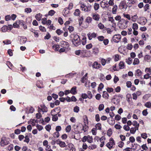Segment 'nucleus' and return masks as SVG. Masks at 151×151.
Returning a JSON list of instances; mask_svg holds the SVG:
<instances>
[{"label":"nucleus","instance_id":"1","mask_svg":"<svg viewBox=\"0 0 151 151\" xmlns=\"http://www.w3.org/2000/svg\"><path fill=\"white\" fill-rule=\"evenodd\" d=\"M72 42L74 45L77 46L81 44V40L79 36L77 35H75L73 39L72 40Z\"/></svg>","mask_w":151,"mask_h":151},{"label":"nucleus","instance_id":"2","mask_svg":"<svg viewBox=\"0 0 151 151\" xmlns=\"http://www.w3.org/2000/svg\"><path fill=\"white\" fill-rule=\"evenodd\" d=\"M80 7L82 9V10L85 12H89L91 11V6L88 5L87 6H86L82 2L79 3Z\"/></svg>","mask_w":151,"mask_h":151},{"label":"nucleus","instance_id":"3","mask_svg":"<svg viewBox=\"0 0 151 151\" xmlns=\"http://www.w3.org/2000/svg\"><path fill=\"white\" fill-rule=\"evenodd\" d=\"M9 143V141L5 137H3L2 138L0 142V144L1 146L3 147L4 146L7 145Z\"/></svg>","mask_w":151,"mask_h":151},{"label":"nucleus","instance_id":"4","mask_svg":"<svg viewBox=\"0 0 151 151\" xmlns=\"http://www.w3.org/2000/svg\"><path fill=\"white\" fill-rule=\"evenodd\" d=\"M147 22V20L145 18L142 17L138 18V22L142 25H144Z\"/></svg>","mask_w":151,"mask_h":151},{"label":"nucleus","instance_id":"5","mask_svg":"<svg viewBox=\"0 0 151 151\" xmlns=\"http://www.w3.org/2000/svg\"><path fill=\"white\" fill-rule=\"evenodd\" d=\"M121 38V35H115L113 37V40L115 42L118 43Z\"/></svg>","mask_w":151,"mask_h":151},{"label":"nucleus","instance_id":"6","mask_svg":"<svg viewBox=\"0 0 151 151\" xmlns=\"http://www.w3.org/2000/svg\"><path fill=\"white\" fill-rule=\"evenodd\" d=\"M92 17L93 19L97 21L99 20L100 18V15L99 14L95 13L93 14Z\"/></svg>","mask_w":151,"mask_h":151},{"label":"nucleus","instance_id":"7","mask_svg":"<svg viewBox=\"0 0 151 151\" xmlns=\"http://www.w3.org/2000/svg\"><path fill=\"white\" fill-rule=\"evenodd\" d=\"M119 6L124 10H126L127 7L126 3L124 2H122L120 3Z\"/></svg>","mask_w":151,"mask_h":151},{"label":"nucleus","instance_id":"8","mask_svg":"<svg viewBox=\"0 0 151 151\" xmlns=\"http://www.w3.org/2000/svg\"><path fill=\"white\" fill-rule=\"evenodd\" d=\"M92 66L93 68L96 69L99 68L101 66V65L96 62H94Z\"/></svg>","mask_w":151,"mask_h":151},{"label":"nucleus","instance_id":"9","mask_svg":"<svg viewBox=\"0 0 151 151\" xmlns=\"http://www.w3.org/2000/svg\"><path fill=\"white\" fill-rule=\"evenodd\" d=\"M57 144L59 145L61 147H64L66 146V144L65 142L60 140L58 141Z\"/></svg>","mask_w":151,"mask_h":151},{"label":"nucleus","instance_id":"10","mask_svg":"<svg viewBox=\"0 0 151 151\" xmlns=\"http://www.w3.org/2000/svg\"><path fill=\"white\" fill-rule=\"evenodd\" d=\"M138 18V16L137 14H135L134 15H132L131 16L130 20L133 22H135Z\"/></svg>","mask_w":151,"mask_h":151},{"label":"nucleus","instance_id":"11","mask_svg":"<svg viewBox=\"0 0 151 151\" xmlns=\"http://www.w3.org/2000/svg\"><path fill=\"white\" fill-rule=\"evenodd\" d=\"M76 89V87H73L70 90V93L73 95L76 94L77 93Z\"/></svg>","mask_w":151,"mask_h":151},{"label":"nucleus","instance_id":"12","mask_svg":"<svg viewBox=\"0 0 151 151\" xmlns=\"http://www.w3.org/2000/svg\"><path fill=\"white\" fill-rule=\"evenodd\" d=\"M22 21H16L15 23H14L13 24V27H16V28H19V24H20V22H22Z\"/></svg>","mask_w":151,"mask_h":151},{"label":"nucleus","instance_id":"13","mask_svg":"<svg viewBox=\"0 0 151 151\" xmlns=\"http://www.w3.org/2000/svg\"><path fill=\"white\" fill-rule=\"evenodd\" d=\"M132 124L135 128H137V130H138V127L139 126V124L136 121H134L133 122Z\"/></svg>","mask_w":151,"mask_h":151},{"label":"nucleus","instance_id":"14","mask_svg":"<svg viewBox=\"0 0 151 151\" xmlns=\"http://www.w3.org/2000/svg\"><path fill=\"white\" fill-rule=\"evenodd\" d=\"M80 13L81 12L80 10L78 9H77L75 10L74 14L76 16H78L80 15Z\"/></svg>","mask_w":151,"mask_h":151},{"label":"nucleus","instance_id":"15","mask_svg":"<svg viewBox=\"0 0 151 151\" xmlns=\"http://www.w3.org/2000/svg\"><path fill=\"white\" fill-rule=\"evenodd\" d=\"M42 15L40 14L39 13L37 14L35 16V18L38 21H40L42 18Z\"/></svg>","mask_w":151,"mask_h":151},{"label":"nucleus","instance_id":"16","mask_svg":"<svg viewBox=\"0 0 151 151\" xmlns=\"http://www.w3.org/2000/svg\"><path fill=\"white\" fill-rule=\"evenodd\" d=\"M117 9V6L116 5H114L112 9V12L113 14H115Z\"/></svg>","mask_w":151,"mask_h":151},{"label":"nucleus","instance_id":"17","mask_svg":"<svg viewBox=\"0 0 151 151\" xmlns=\"http://www.w3.org/2000/svg\"><path fill=\"white\" fill-rule=\"evenodd\" d=\"M96 129L98 130H101V123H98L95 126Z\"/></svg>","mask_w":151,"mask_h":151},{"label":"nucleus","instance_id":"18","mask_svg":"<svg viewBox=\"0 0 151 151\" xmlns=\"http://www.w3.org/2000/svg\"><path fill=\"white\" fill-rule=\"evenodd\" d=\"M114 143L111 142H109L107 144L106 146L109 149H111L113 147V144Z\"/></svg>","mask_w":151,"mask_h":151},{"label":"nucleus","instance_id":"19","mask_svg":"<svg viewBox=\"0 0 151 151\" xmlns=\"http://www.w3.org/2000/svg\"><path fill=\"white\" fill-rule=\"evenodd\" d=\"M139 63V60L137 58H135L134 59L133 64L134 65H138Z\"/></svg>","mask_w":151,"mask_h":151},{"label":"nucleus","instance_id":"20","mask_svg":"<svg viewBox=\"0 0 151 151\" xmlns=\"http://www.w3.org/2000/svg\"><path fill=\"white\" fill-rule=\"evenodd\" d=\"M92 21V18L90 17H87L86 19V22L88 24L91 22Z\"/></svg>","mask_w":151,"mask_h":151},{"label":"nucleus","instance_id":"21","mask_svg":"<svg viewBox=\"0 0 151 151\" xmlns=\"http://www.w3.org/2000/svg\"><path fill=\"white\" fill-rule=\"evenodd\" d=\"M94 9L96 11L98 10L99 7V5L98 4L95 3L94 4Z\"/></svg>","mask_w":151,"mask_h":151},{"label":"nucleus","instance_id":"22","mask_svg":"<svg viewBox=\"0 0 151 151\" xmlns=\"http://www.w3.org/2000/svg\"><path fill=\"white\" fill-rule=\"evenodd\" d=\"M87 141L90 143L93 142V138L91 136H90L89 135L88 136Z\"/></svg>","mask_w":151,"mask_h":151},{"label":"nucleus","instance_id":"23","mask_svg":"<svg viewBox=\"0 0 151 151\" xmlns=\"http://www.w3.org/2000/svg\"><path fill=\"white\" fill-rule=\"evenodd\" d=\"M132 28L134 30H137L138 29V25L136 23H133L132 24Z\"/></svg>","mask_w":151,"mask_h":151},{"label":"nucleus","instance_id":"24","mask_svg":"<svg viewBox=\"0 0 151 151\" xmlns=\"http://www.w3.org/2000/svg\"><path fill=\"white\" fill-rule=\"evenodd\" d=\"M88 129V127L86 125V124H85L83 126V127L82 129V130H83L84 132H85L87 131Z\"/></svg>","mask_w":151,"mask_h":151},{"label":"nucleus","instance_id":"25","mask_svg":"<svg viewBox=\"0 0 151 151\" xmlns=\"http://www.w3.org/2000/svg\"><path fill=\"white\" fill-rule=\"evenodd\" d=\"M102 96L104 98H107L109 96V94L106 91H104L103 92Z\"/></svg>","mask_w":151,"mask_h":151},{"label":"nucleus","instance_id":"26","mask_svg":"<svg viewBox=\"0 0 151 151\" xmlns=\"http://www.w3.org/2000/svg\"><path fill=\"white\" fill-rule=\"evenodd\" d=\"M119 66L120 69H123L124 67V63L122 62H120L119 63Z\"/></svg>","mask_w":151,"mask_h":151},{"label":"nucleus","instance_id":"27","mask_svg":"<svg viewBox=\"0 0 151 151\" xmlns=\"http://www.w3.org/2000/svg\"><path fill=\"white\" fill-rule=\"evenodd\" d=\"M136 75L137 76H140L142 74V72L141 70L139 69H138L136 71Z\"/></svg>","mask_w":151,"mask_h":151},{"label":"nucleus","instance_id":"28","mask_svg":"<svg viewBox=\"0 0 151 151\" xmlns=\"http://www.w3.org/2000/svg\"><path fill=\"white\" fill-rule=\"evenodd\" d=\"M137 130V128L135 127L134 128H132L130 129V132L132 134H134L136 131Z\"/></svg>","mask_w":151,"mask_h":151},{"label":"nucleus","instance_id":"29","mask_svg":"<svg viewBox=\"0 0 151 151\" xmlns=\"http://www.w3.org/2000/svg\"><path fill=\"white\" fill-rule=\"evenodd\" d=\"M55 12L54 10H51L49 12L48 14L49 15L52 16L55 13Z\"/></svg>","mask_w":151,"mask_h":151},{"label":"nucleus","instance_id":"30","mask_svg":"<svg viewBox=\"0 0 151 151\" xmlns=\"http://www.w3.org/2000/svg\"><path fill=\"white\" fill-rule=\"evenodd\" d=\"M126 62L128 64L130 65L132 63V60L131 58H129L128 59H126Z\"/></svg>","mask_w":151,"mask_h":151},{"label":"nucleus","instance_id":"31","mask_svg":"<svg viewBox=\"0 0 151 151\" xmlns=\"http://www.w3.org/2000/svg\"><path fill=\"white\" fill-rule=\"evenodd\" d=\"M52 48L56 51H58L59 48V46L58 45H55L52 46Z\"/></svg>","mask_w":151,"mask_h":151},{"label":"nucleus","instance_id":"32","mask_svg":"<svg viewBox=\"0 0 151 151\" xmlns=\"http://www.w3.org/2000/svg\"><path fill=\"white\" fill-rule=\"evenodd\" d=\"M63 45H65L66 46L65 47L63 46V47L65 48H67L69 46V45L68 43L67 42H66L65 41H63Z\"/></svg>","mask_w":151,"mask_h":151},{"label":"nucleus","instance_id":"33","mask_svg":"<svg viewBox=\"0 0 151 151\" xmlns=\"http://www.w3.org/2000/svg\"><path fill=\"white\" fill-rule=\"evenodd\" d=\"M86 42V38L85 37H83L82 40V43L83 45H85Z\"/></svg>","mask_w":151,"mask_h":151},{"label":"nucleus","instance_id":"34","mask_svg":"<svg viewBox=\"0 0 151 151\" xmlns=\"http://www.w3.org/2000/svg\"><path fill=\"white\" fill-rule=\"evenodd\" d=\"M104 108V105L103 104H101L99 105L98 109L99 111H101L103 110Z\"/></svg>","mask_w":151,"mask_h":151},{"label":"nucleus","instance_id":"35","mask_svg":"<svg viewBox=\"0 0 151 151\" xmlns=\"http://www.w3.org/2000/svg\"><path fill=\"white\" fill-rule=\"evenodd\" d=\"M71 129V126L69 125L66 127L65 131L66 132H70Z\"/></svg>","mask_w":151,"mask_h":151},{"label":"nucleus","instance_id":"36","mask_svg":"<svg viewBox=\"0 0 151 151\" xmlns=\"http://www.w3.org/2000/svg\"><path fill=\"white\" fill-rule=\"evenodd\" d=\"M98 27L100 29H102L104 27V25L101 23H100L98 24Z\"/></svg>","mask_w":151,"mask_h":151},{"label":"nucleus","instance_id":"37","mask_svg":"<svg viewBox=\"0 0 151 151\" xmlns=\"http://www.w3.org/2000/svg\"><path fill=\"white\" fill-rule=\"evenodd\" d=\"M25 139L24 140V142L28 143L29 141V139L28 136H26L24 137Z\"/></svg>","mask_w":151,"mask_h":151},{"label":"nucleus","instance_id":"38","mask_svg":"<svg viewBox=\"0 0 151 151\" xmlns=\"http://www.w3.org/2000/svg\"><path fill=\"white\" fill-rule=\"evenodd\" d=\"M141 136L142 138L146 139L147 137V134L145 133H142L141 134Z\"/></svg>","mask_w":151,"mask_h":151},{"label":"nucleus","instance_id":"39","mask_svg":"<svg viewBox=\"0 0 151 151\" xmlns=\"http://www.w3.org/2000/svg\"><path fill=\"white\" fill-rule=\"evenodd\" d=\"M145 106L147 108H150L151 107V103L150 102H148L145 104Z\"/></svg>","mask_w":151,"mask_h":151},{"label":"nucleus","instance_id":"40","mask_svg":"<svg viewBox=\"0 0 151 151\" xmlns=\"http://www.w3.org/2000/svg\"><path fill=\"white\" fill-rule=\"evenodd\" d=\"M123 128L126 131H129L130 129V127L128 125H124V126Z\"/></svg>","mask_w":151,"mask_h":151},{"label":"nucleus","instance_id":"41","mask_svg":"<svg viewBox=\"0 0 151 151\" xmlns=\"http://www.w3.org/2000/svg\"><path fill=\"white\" fill-rule=\"evenodd\" d=\"M13 148V146L12 145H9L7 147V149L8 150L10 151L12 150Z\"/></svg>","mask_w":151,"mask_h":151},{"label":"nucleus","instance_id":"42","mask_svg":"<svg viewBox=\"0 0 151 151\" xmlns=\"http://www.w3.org/2000/svg\"><path fill=\"white\" fill-rule=\"evenodd\" d=\"M87 95L88 96V98L89 99H91L92 97V95L91 94V93L90 91H88L87 93Z\"/></svg>","mask_w":151,"mask_h":151},{"label":"nucleus","instance_id":"43","mask_svg":"<svg viewBox=\"0 0 151 151\" xmlns=\"http://www.w3.org/2000/svg\"><path fill=\"white\" fill-rule=\"evenodd\" d=\"M97 38L99 41H103V40H104V36H99Z\"/></svg>","mask_w":151,"mask_h":151},{"label":"nucleus","instance_id":"44","mask_svg":"<svg viewBox=\"0 0 151 151\" xmlns=\"http://www.w3.org/2000/svg\"><path fill=\"white\" fill-rule=\"evenodd\" d=\"M123 15L124 17H126L127 19H128L129 20H130L131 17L130 16L129 14H124Z\"/></svg>","mask_w":151,"mask_h":151},{"label":"nucleus","instance_id":"45","mask_svg":"<svg viewBox=\"0 0 151 151\" xmlns=\"http://www.w3.org/2000/svg\"><path fill=\"white\" fill-rule=\"evenodd\" d=\"M27 39L26 37H22L21 40V42L24 44L27 41Z\"/></svg>","mask_w":151,"mask_h":151},{"label":"nucleus","instance_id":"46","mask_svg":"<svg viewBox=\"0 0 151 151\" xmlns=\"http://www.w3.org/2000/svg\"><path fill=\"white\" fill-rule=\"evenodd\" d=\"M83 17H80V19H79V24L80 26H81V24H82V23L83 22Z\"/></svg>","mask_w":151,"mask_h":151},{"label":"nucleus","instance_id":"47","mask_svg":"<svg viewBox=\"0 0 151 151\" xmlns=\"http://www.w3.org/2000/svg\"><path fill=\"white\" fill-rule=\"evenodd\" d=\"M2 31L3 32H5L7 30V27L6 26H4L2 27Z\"/></svg>","mask_w":151,"mask_h":151},{"label":"nucleus","instance_id":"48","mask_svg":"<svg viewBox=\"0 0 151 151\" xmlns=\"http://www.w3.org/2000/svg\"><path fill=\"white\" fill-rule=\"evenodd\" d=\"M141 147H142V148L143 150H146V151L148 149V147L145 144H144V145H142V146Z\"/></svg>","mask_w":151,"mask_h":151},{"label":"nucleus","instance_id":"49","mask_svg":"<svg viewBox=\"0 0 151 151\" xmlns=\"http://www.w3.org/2000/svg\"><path fill=\"white\" fill-rule=\"evenodd\" d=\"M103 41L104 44L105 45H107L108 44L109 42V40L108 39H104Z\"/></svg>","mask_w":151,"mask_h":151},{"label":"nucleus","instance_id":"50","mask_svg":"<svg viewBox=\"0 0 151 151\" xmlns=\"http://www.w3.org/2000/svg\"><path fill=\"white\" fill-rule=\"evenodd\" d=\"M68 147L70 149V150L75 148L74 147V145L71 143H70L68 144Z\"/></svg>","mask_w":151,"mask_h":151},{"label":"nucleus","instance_id":"51","mask_svg":"<svg viewBox=\"0 0 151 151\" xmlns=\"http://www.w3.org/2000/svg\"><path fill=\"white\" fill-rule=\"evenodd\" d=\"M36 127L37 129L40 131L41 130L43 129V127L42 126L38 124H37L36 126Z\"/></svg>","mask_w":151,"mask_h":151},{"label":"nucleus","instance_id":"52","mask_svg":"<svg viewBox=\"0 0 151 151\" xmlns=\"http://www.w3.org/2000/svg\"><path fill=\"white\" fill-rule=\"evenodd\" d=\"M32 12V9L30 8H26L25 9V12L27 13L31 12Z\"/></svg>","mask_w":151,"mask_h":151},{"label":"nucleus","instance_id":"53","mask_svg":"<svg viewBox=\"0 0 151 151\" xmlns=\"http://www.w3.org/2000/svg\"><path fill=\"white\" fill-rule=\"evenodd\" d=\"M96 147V145H92L88 147V148L90 150H93Z\"/></svg>","mask_w":151,"mask_h":151},{"label":"nucleus","instance_id":"54","mask_svg":"<svg viewBox=\"0 0 151 151\" xmlns=\"http://www.w3.org/2000/svg\"><path fill=\"white\" fill-rule=\"evenodd\" d=\"M121 119V116L118 114L116 115L115 117V119L117 121Z\"/></svg>","mask_w":151,"mask_h":151},{"label":"nucleus","instance_id":"55","mask_svg":"<svg viewBox=\"0 0 151 151\" xmlns=\"http://www.w3.org/2000/svg\"><path fill=\"white\" fill-rule=\"evenodd\" d=\"M39 29L41 31L43 32H45L46 31V29L44 27H42L41 26H40Z\"/></svg>","mask_w":151,"mask_h":151},{"label":"nucleus","instance_id":"56","mask_svg":"<svg viewBox=\"0 0 151 151\" xmlns=\"http://www.w3.org/2000/svg\"><path fill=\"white\" fill-rule=\"evenodd\" d=\"M79 108L77 106H75L74 108V111L75 112L78 113L79 111Z\"/></svg>","mask_w":151,"mask_h":151},{"label":"nucleus","instance_id":"57","mask_svg":"<svg viewBox=\"0 0 151 151\" xmlns=\"http://www.w3.org/2000/svg\"><path fill=\"white\" fill-rule=\"evenodd\" d=\"M3 43L5 44H9L11 43V41L9 40H6L3 41Z\"/></svg>","mask_w":151,"mask_h":151},{"label":"nucleus","instance_id":"58","mask_svg":"<svg viewBox=\"0 0 151 151\" xmlns=\"http://www.w3.org/2000/svg\"><path fill=\"white\" fill-rule=\"evenodd\" d=\"M36 116L37 119H39L42 117V115L40 112H39L36 114Z\"/></svg>","mask_w":151,"mask_h":151},{"label":"nucleus","instance_id":"59","mask_svg":"<svg viewBox=\"0 0 151 151\" xmlns=\"http://www.w3.org/2000/svg\"><path fill=\"white\" fill-rule=\"evenodd\" d=\"M82 141L84 142H86V141H87L88 139V136H84V137L81 139Z\"/></svg>","mask_w":151,"mask_h":151},{"label":"nucleus","instance_id":"60","mask_svg":"<svg viewBox=\"0 0 151 151\" xmlns=\"http://www.w3.org/2000/svg\"><path fill=\"white\" fill-rule=\"evenodd\" d=\"M133 46L131 44H129L127 45V48L129 50H131Z\"/></svg>","mask_w":151,"mask_h":151},{"label":"nucleus","instance_id":"61","mask_svg":"<svg viewBox=\"0 0 151 151\" xmlns=\"http://www.w3.org/2000/svg\"><path fill=\"white\" fill-rule=\"evenodd\" d=\"M114 0H109L108 2V4L110 6H113L114 5Z\"/></svg>","mask_w":151,"mask_h":151},{"label":"nucleus","instance_id":"62","mask_svg":"<svg viewBox=\"0 0 151 151\" xmlns=\"http://www.w3.org/2000/svg\"><path fill=\"white\" fill-rule=\"evenodd\" d=\"M150 6L148 4H146L144 7V10L145 11H146L147 10L149 9Z\"/></svg>","mask_w":151,"mask_h":151},{"label":"nucleus","instance_id":"63","mask_svg":"<svg viewBox=\"0 0 151 151\" xmlns=\"http://www.w3.org/2000/svg\"><path fill=\"white\" fill-rule=\"evenodd\" d=\"M104 86L103 84L101 83L99 85V86L98 87V90H99V89L101 90L104 87Z\"/></svg>","mask_w":151,"mask_h":151},{"label":"nucleus","instance_id":"64","mask_svg":"<svg viewBox=\"0 0 151 151\" xmlns=\"http://www.w3.org/2000/svg\"><path fill=\"white\" fill-rule=\"evenodd\" d=\"M56 32L58 35H60L63 33V31L60 29H58L56 31Z\"/></svg>","mask_w":151,"mask_h":151}]
</instances>
